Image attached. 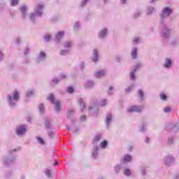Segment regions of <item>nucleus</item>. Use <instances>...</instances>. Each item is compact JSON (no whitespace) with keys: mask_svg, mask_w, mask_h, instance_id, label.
Returning <instances> with one entry per match:
<instances>
[{"mask_svg":"<svg viewBox=\"0 0 179 179\" xmlns=\"http://www.w3.org/2000/svg\"><path fill=\"white\" fill-rule=\"evenodd\" d=\"M16 152H17L16 148L8 151V156H4L2 158L3 166H10V164H13L16 162Z\"/></svg>","mask_w":179,"mask_h":179,"instance_id":"obj_1","label":"nucleus"},{"mask_svg":"<svg viewBox=\"0 0 179 179\" xmlns=\"http://www.w3.org/2000/svg\"><path fill=\"white\" fill-rule=\"evenodd\" d=\"M27 132V124H20L15 129V134L17 136H24Z\"/></svg>","mask_w":179,"mask_h":179,"instance_id":"obj_2","label":"nucleus"},{"mask_svg":"<svg viewBox=\"0 0 179 179\" xmlns=\"http://www.w3.org/2000/svg\"><path fill=\"white\" fill-rule=\"evenodd\" d=\"M19 97H20L19 92L17 91H14L13 92V97L10 96V95H8L7 96V100H8V103L10 104V106H15V103H13V101H17V100H19Z\"/></svg>","mask_w":179,"mask_h":179,"instance_id":"obj_3","label":"nucleus"},{"mask_svg":"<svg viewBox=\"0 0 179 179\" xmlns=\"http://www.w3.org/2000/svg\"><path fill=\"white\" fill-rule=\"evenodd\" d=\"M48 100L52 103V104H55V108L57 110H59L61 108V103L59 101L55 100V96L52 94H50L48 97Z\"/></svg>","mask_w":179,"mask_h":179,"instance_id":"obj_4","label":"nucleus"},{"mask_svg":"<svg viewBox=\"0 0 179 179\" xmlns=\"http://www.w3.org/2000/svg\"><path fill=\"white\" fill-rule=\"evenodd\" d=\"M176 162V158L173 157V155H166L164 158V163L165 166H167L168 167L171 166L174 162Z\"/></svg>","mask_w":179,"mask_h":179,"instance_id":"obj_5","label":"nucleus"},{"mask_svg":"<svg viewBox=\"0 0 179 179\" xmlns=\"http://www.w3.org/2000/svg\"><path fill=\"white\" fill-rule=\"evenodd\" d=\"M105 122H106L107 129H110V125H111V122H113V115L110 113H108L106 115Z\"/></svg>","mask_w":179,"mask_h":179,"instance_id":"obj_6","label":"nucleus"},{"mask_svg":"<svg viewBox=\"0 0 179 179\" xmlns=\"http://www.w3.org/2000/svg\"><path fill=\"white\" fill-rule=\"evenodd\" d=\"M92 156L93 159H96V157H99V145H94V147L92 148Z\"/></svg>","mask_w":179,"mask_h":179,"instance_id":"obj_7","label":"nucleus"},{"mask_svg":"<svg viewBox=\"0 0 179 179\" xmlns=\"http://www.w3.org/2000/svg\"><path fill=\"white\" fill-rule=\"evenodd\" d=\"M171 13V9H170L169 8H166L162 12V18L164 19V17H169Z\"/></svg>","mask_w":179,"mask_h":179,"instance_id":"obj_8","label":"nucleus"},{"mask_svg":"<svg viewBox=\"0 0 179 179\" xmlns=\"http://www.w3.org/2000/svg\"><path fill=\"white\" fill-rule=\"evenodd\" d=\"M122 162H123V163H131V162H132V156L128 154L124 155Z\"/></svg>","mask_w":179,"mask_h":179,"instance_id":"obj_9","label":"nucleus"},{"mask_svg":"<svg viewBox=\"0 0 179 179\" xmlns=\"http://www.w3.org/2000/svg\"><path fill=\"white\" fill-rule=\"evenodd\" d=\"M141 108L138 106H131L129 108V113H139Z\"/></svg>","mask_w":179,"mask_h":179,"instance_id":"obj_10","label":"nucleus"},{"mask_svg":"<svg viewBox=\"0 0 179 179\" xmlns=\"http://www.w3.org/2000/svg\"><path fill=\"white\" fill-rule=\"evenodd\" d=\"M93 55L94 58L92 59V61H94V62H97V61H99V52H97L96 49L94 50Z\"/></svg>","mask_w":179,"mask_h":179,"instance_id":"obj_11","label":"nucleus"},{"mask_svg":"<svg viewBox=\"0 0 179 179\" xmlns=\"http://www.w3.org/2000/svg\"><path fill=\"white\" fill-rule=\"evenodd\" d=\"M123 174L126 177H131V176H132V171L129 169H124L123 170Z\"/></svg>","mask_w":179,"mask_h":179,"instance_id":"obj_12","label":"nucleus"},{"mask_svg":"<svg viewBox=\"0 0 179 179\" xmlns=\"http://www.w3.org/2000/svg\"><path fill=\"white\" fill-rule=\"evenodd\" d=\"M43 8H44V5L38 4L35 8L36 15H38V14L41 13H40V10H41V9H43Z\"/></svg>","mask_w":179,"mask_h":179,"instance_id":"obj_13","label":"nucleus"},{"mask_svg":"<svg viewBox=\"0 0 179 179\" xmlns=\"http://www.w3.org/2000/svg\"><path fill=\"white\" fill-rule=\"evenodd\" d=\"M138 68H139V65H137L134 68V71L130 73V79L135 80V72H136Z\"/></svg>","mask_w":179,"mask_h":179,"instance_id":"obj_14","label":"nucleus"},{"mask_svg":"<svg viewBox=\"0 0 179 179\" xmlns=\"http://www.w3.org/2000/svg\"><path fill=\"white\" fill-rule=\"evenodd\" d=\"M163 36L165 38L170 37V29H164L162 31Z\"/></svg>","mask_w":179,"mask_h":179,"instance_id":"obj_15","label":"nucleus"},{"mask_svg":"<svg viewBox=\"0 0 179 179\" xmlns=\"http://www.w3.org/2000/svg\"><path fill=\"white\" fill-rule=\"evenodd\" d=\"M44 173L48 178H52V174H51V171L50 169H45L44 170Z\"/></svg>","mask_w":179,"mask_h":179,"instance_id":"obj_16","label":"nucleus"},{"mask_svg":"<svg viewBox=\"0 0 179 179\" xmlns=\"http://www.w3.org/2000/svg\"><path fill=\"white\" fill-rule=\"evenodd\" d=\"M148 128V124L143 123L142 125L140 126L139 131L140 132H145Z\"/></svg>","mask_w":179,"mask_h":179,"instance_id":"obj_17","label":"nucleus"},{"mask_svg":"<svg viewBox=\"0 0 179 179\" xmlns=\"http://www.w3.org/2000/svg\"><path fill=\"white\" fill-rule=\"evenodd\" d=\"M65 34V32L64 31H59L56 35V39L58 41L61 40L62 37H64V35Z\"/></svg>","mask_w":179,"mask_h":179,"instance_id":"obj_18","label":"nucleus"},{"mask_svg":"<svg viewBox=\"0 0 179 179\" xmlns=\"http://www.w3.org/2000/svg\"><path fill=\"white\" fill-rule=\"evenodd\" d=\"M104 75H106V72H104V71L95 73L96 78H101V76H104Z\"/></svg>","mask_w":179,"mask_h":179,"instance_id":"obj_19","label":"nucleus"},{"mask_svg":"<svg viewBox=\"0 0 179 179\" xmlns=\"http://www.w3.org/2000/svg\"><path fill=\"white\" fill-rule=\"evenodd\" d=\"M121 169H122V164H117V165L115 166V173H117V174H118V173H120V171H121Z\"/></svg>","mask_w":179,"mask_h":179,"instance_id":"obj_20","label":"nucleus"},{"mask_svg":"<svg viewBox=\"0 0 179 179\" xmlns=\"http://www.w3.org/2000/svg\"><path fill=\"white\" fill-rule=\"evenodd\" d=\"M100 139H101V135L97 134L94 138L93 143H97V142H99V141H100Z\"/></svg>","mask_w":179,"mask_h":179,"instance_id":"obj_21","label":"nucleus"},{"mask_svg":"<svg viewBox=\"0 0 179 179\" xmlns=\"http://www.w3.org/2000/svg\"><path fill=\"white\" fill-rule=\"evenodd\" d=\"M165 68H169L171 66V60L170 59H166V64H164Z\"/></svg>","mask_w":179,"mask_h":179,"instance_id":"obj_22","label":"nucleus"},{"mask_svg":"<svg viewBox=\"0 0 179 179\" xmlns=\"http://www.w3.org/2000/svg\"><path fill=\"white\" fill-rule=\"evenodd\" d=\"M108 145V143L107 142V141H103L102 143H101L100 146L101 148H102V149H106Z\"/></svg>","mask_w":179,"mask_h":179,"instance_id":"obj_23","label":"nucleus"},{"mask_svg":"<svg viewBox=\"0 0 179 179\" xmlns=\"http://www.w3.org/2000/svg\"><path fill=\"white\" fill-rule=\"evenodd\" d=\"M38 110L41 113H44V111H45V108L44 107V104L43 103L39 104Z\"/></svg>","mask_w":179,"mask_h":179,"instance_id":"obj_24","label":"nucleus"},{"mask_svg":"<svg viewBox=\"0 0 179 179\" xmlns=\"http://www.w3.org/2000/svg\"><path fill=\"white\" fill-rule=\"evenodd\" d=\"M106 34H107V29H103V30L101 31V32L99 33V36L104 37L106 36Z\"/></svg>","mask_w":179,"mask_h":179,"instance_id":"obj_25","label":"nucleus"},{"mask_svg":"<svg viewBox=\"0 0 179 179\" xmlns=\"http://www.w3.org/2000/svg\"><path fill=\"white\" fill-rule=\"evenodd\" d=\"M138 97L140 100H143V91L141 90H138Z\"/></svg>","mask_w":179,"mask_h":179,"instance_id":"obj_26","label":"nucleus"},{"mask_svg":"<svg viewBox=\"0 0 179 179\" xmlns=\"http://www.w3.org/2000/svg\"><path fill=\"white\" fill-rule=\"evenodd\" d=\"M160 97L162 100H164V101H166L167 100V96L166 95V94L161 92L160 93Z\"/></svg>","mask_w":179,"mask_h":179,"instance_id":"obj_27","label":"nucleus"},{"mask_svg":"<svg viewBox=\"0 0 179 179\" xmlns=\"http://www.w3.org/2000/svg\"><path fill=\"white\" fill-rule=\"evenodd\" d=\"M138 52L136 51V49H134L132 52H131V57L132 58H134V59H135L136 58V55H137Z\"/></svg>","mask_w":179,"mask_h":179,"instance_id":"obj_28","label":"nucleus"},{"mask_svg":"<svg viewBox=\"0 0 179 179\" xmlns=\"http://www.w3.org/2000/svg\"><path fill=\"white\" fill-rule=\"evenodd\" d=\"M79 104H80V107H81V108H85V102L83 101V99L79 100Z\"/></svg>","mask_w":179,"mask_h":179,"instance_id":"obj_29","label":"nucleus"},{"mask_svg":"<svg viewBox=\"0 0 179 179\" xmlns=\"http://www.w3.org/2000/svg\"><path fill=\"white\" fill-rule=\"evenodd\" d=\"M86 115H83L80 117V121H81L82 122H86Z\"/></svg>","mask_w":179,"mask_h":179,"instance_id":"obj_30","label":"nucleus"},{"mask_svg":"<svg viewBox=\"0 0 179 179\" xmlns=\"http://www.w3.org/2000/svg\"><path fill=\"white\" fill-rule=\"evenodd\" d=\"M38 143H40V145H44V140L41 137H37Z\"/></svg>","mask_w":179,"mask_h":179,"instance_id":"obj_31","label":"nucleus"},{"mask_svg":"<svg viewBox=\"0 0 179 179\" xmlns=\"http://www.w3.org/2000/svg\"><path fill=\"white\" fill-rule=\"evenodd\" d=\"M140 171L142 176H146V169H145V167H141Z\"/></svg>","mask_w":179,"mask_h":179,"instance_id":"obj_32","label":"nucleus"},{"mask_svg":"<svg viewBox=\"0 0 179 179\" xmlns=\"http://www.w3.org/2000/svg\"><path fill=\"white\" fill-rule=\"evenodd\" d=\"M26 10H27V8L25 7V6H22L21 8H20V11L24 14L26 13Z\"/></svg>","mask_w":179,"mask_h":179,"instance_id":"obj_33","label":"nucleus"},{"mask_svg":"<svg viewBox=\"0 0 179 179\" xmlns=\"http://www.w3.org/2000/svg\"><path fill=\"white\" fill-rule=\"evenodd\" d=\"M73 92H74L73 87H67V93L71 94V93H73Z\"/></svg>","mask_w":179,"mask_h":179,"instance_id":"obj_34","label":"nucleus"},{"mask_svg":"<svg viewBox=\"0 0 179 179\" xmlns=\"http://www.w3.org/2000/svg\"><path fill=\"white\" fill-rule=\"evenodd\" d=\"M19 3V1L17 0H12L11 1V6H15V5H17Z\"/></svg>","mask_w":179,"mask_h":179,"instance_id":"obj_35","label":"nucleus"},{"mask_svg":"<svg viewBox=\"0 0 179 179\" xmlns=\"http://www.w3.org/2000/svg\"><path fill=\"white\" fill-rule=\"evenodd\" d=\"M45 127L49 129L50 128V121L49 120H45Z\"/></svg>","mask_w":179,"mask_h":179,"instance_id":"obj_36","label":"nucleus"},{"mask_svg":"<svg viewBox=\"0 0 179 179\" xmlns=\"http://www.w3.org/2000/svg\"><path fill=\"white\" fill-rule=\"evenodd\" d=\"M164 111L165 113H170V111H171V108L170 107H166L164 109Z\"/></svg>","mask_w":179,"mask_h":179,"instance_id":"obj_37","label":"nucleus"},{"mask_svg":"<svg viewBox=\"0 0 179 179\" xmlns=\"http://www.w3.org/2000/svg\"><path fill=\"white\" fill-rule=\"evenodd\" d=\"M71 42H66V43H65V47H66V48H69V47H71Z\"/></svg>","mask_w":179,"mask_h":179,"instance_id":"obj_38","label":"nucleus"},{"mask_svg":"<svg viewBox=\"0 0 179 179\" xmlns=\"http://www.w3.org/2000/svg\"><path fill=\"white\" fill-rule=\"evenodd\" d=\"M40 57L41 58H45V53L44 52H41Z\"/></svg>","mask_w":179,"mask_h":179,"instance_id":"obj_39","label":"nucleus"},{"mask_svg":"<svg viewBox=\"0 0 179 179\" xmlns=\"http://www.w3.org/2000/svg\"><path fill=\"white\" fill-rule=\"evenodd\" d=\"M48 135H49L50 138H54V132L49 131Z\"/></svg>","mask_w":179,"mask_h":179,"instance_id":"obj_40","label":"nucleus"},{"mask_svg":"<svg viewBox=\"0 0 179 179\" xmlns=\"http://www.w3.org/2000/svg\"><path fill=\"white\" fill-rule=\"evenodd\" d=\"M50 38H51V36H50V35H46L45 37V40H46V41H50Z\"/></svg>","mask_w":179,"mask_h":179,"instance_id":"obj_41","label":"nucleus"},{"mask_svg":"<svg viewBox=\"0 0 179 179\" xmlns=\"http://www.w3.org/2000/svg\"><path fill=\"white\" fill-rule=\"evenodd\" d=\"M173 137H170L168 138L169 143H173Z\"/></svg>","mask_w":179,"mask_h":179,"instance_id":"obj_42","label":"nucleus"},{"mask_svg":"<svg viewBox=\"0 0 179 179\" xmlns=\"http://www.w3.org/2000/svg\"><path fill=\"white\" fill-rule=\"evenodd\" d=\"M150 142V138L149 137H146L145 140V143H149Z\"/></svg>","mask_w":179,"mask_h":179,"instance_id":"obj_43","label":"nucleus"},{"mask_svg":"<svg viewBox=\"0 0 179 179\" xmlns=\"http://www.w3.org/2000/svg\"><path fill=\"white\" fill-rule=\"evenodd\" d=\"M106 100H102L101 102V106H106Z\"/></svg>","mask_w":179,"mask_h":179,"instance_id":"obj_44","label":"nucleus"},{"mask_svg":"<svg viewBox=\"0 0 179 179\" xmlns=\"http://www.w3.org/2000/svg\"><path fill=\"white\" fill-rule=\"evenodd\" d=\"M133 43H139V38H135L133 40Z\"/></svg>","mask_w":179,"mask_h":179,"instance_id":"obj_45","label":"nucleus"},{"mask_svg":"<svg viewBox=\"0 0 179 179\" xmlns=\"http://www.w3.org/2000/svg\"><path fill=\"white\" fill-rule=\"evenodd\" d=\"M178 129H179V124H178L174 127V131H178Z\"/></svg>","mask_w":179,"mask_h":179,"instance_id":"obj_46","label":"nucleus"},{"mask_svg":"<svg viewBox=\"0 0 179 179\" xmlns=\"http://www.w3.org/2000/svg\"><path fill=\"white\" fill-rule=\"evenodd\" d=\"M33 94V91H29L27 94V96H31Z\"/></svg>","mask_w":179,"mask_h":179,"instance_id":"obj_47","label":"nucleus"},{"mask_svg":"<svg viewBox=\"0 0 179 179\" xmlns=\"http://www.w3.org/2000/svg\"><path fill=\"white\" fill-rule=\"evenodd\" d=\"M52 82H53V83L57 84V83H58V79H54L52 80Z\"/></svg>","mask_w":179,"mask_h":179,"instance_id":"obj_48","label":"nucleus"},{"mask_svg":"<svg viewBox=\"0 0 179 179\" xmlns=\"http://www.w3.org/2000/svg\"><path fill=\"white\" fill-rule=\"evenodd\" d=\"M65 52H66V51H65V50H62L61 52H60V54H61V55H64L65 54Z\"/></svg>","mask_w":179,"mask_h":179,"instance_id":"obj_49","label":"nucleus"},{"mask_svg":"<svg viewBox=\"0 0 179 179\" xmlns=\"http://www.w3.org/2000/svg\"><path fill=\"white\" fill-rule=\"evenodd\" d=\"M34 16H36V14L32 13V14L31 15V19H33V18L34 17Z\"/></svg>","mask_w":179,"mask_h":179,"instance_id":"obj_50","label":"nucleus"},{"mask_svg":"<svg viewBox=\"0 0 179 179\" xmlns=\"http://www.w3.org/2000/svg\"><path fill=\"white\" fill-rule=\"evenodd\" d=\"M174 179H179V175H176V176L174 177Z\"/></svg>","mask_w":179,"mask_h":179,"instance_id":"obj_51","label":"nucleus"},{"mask_svg":"<svg viewBox=\"0 0 179 179\" xmlns=\"http://www.w3.org/2000/svg\"><path fill=\"white\" fill-rule=\"evenodd\" d=\"M57 164H58V162L55 161L54 166H57Z\"/></svg>","mask_w":179,"mask_h":179,"instance_id":"obj_52","label":"nucleus"},{"mask_svg":"<svg viewBox=\"0 0 179 179\" xmlns=\"http://www.w3.org/2000/svg\"><path fill=\"white\" fill-rule=\"evenodd\" d=\"M131 87H129V89L127 90V92H129V90H131Z\"/></svg>","mask_w":179,"mask_h":179,"instance_id":"obj_53","label":"nucleus"},{"mask_svg":"<svg viewBox=\"0 0 179 179\" xmlns=\"http://www.w3.org/2000/svg\"><path fill=\"white\" fill-rule=\"evenodd\" d=\"M24 178H25L24 176L21 177V179H24Z\"/></svg>","mask_w":179,"mask_h":179,"instance_id":"obj_54","label":"nucleus"},{"mask_svg":"<svg viewBox=\"0 0 179 179\" xmlns=\"http://www.w3.org/2000/svg\"><path fill=\"white\" fill-rule=\"evenodd\" d=\"M2 55H3L2 52H0V57H2Z\"/></svg>","mask_w":179,"mask_h":179,"instance_id":"obj_55","label":"nucleus"},{"mask_svg":"<svg viewBox=\"0 0 179 179\" xmlns=\"http://www.w3.org/2000/svg\"><path fill=\"white\" fill-rule=\"evenodd\" d=\"M113 89V87H110V88H109V90H111Z\"/></svg>","mask_w":179,"mask_h":179,"instance_id":"obj_56","label":"nucleus"},{"mask_svg":"<svg viewBox=\"0 0 179 179\" xmlns=\"http://www.w3.org/2000/svg\"><path fill=\"white\" fill-rule=\"evenodd\" d=\"M170 126H171V127H173V124L171 123V124H170Z\"/></svg>","mask_w":179,"mask_h":179,"instance_id":"obj_57","label":"nucleus"},{"mask_svg":"<svg viewBox=\"0 0 179 179\" xmlns=\"http://www.w3.org/2000/svg\"><path fill=\"white\" fill-rule=\"evenodd\" d=\"M67 129H68V131H69V127H67Z\"/></svg>","mask_w":179,"mask_h":179,"instance_id":"obj_58","label":"nucleus"},{"mask_svg":"<svg viewBox=\"0 0 179 179\" xmlns=\"http://www.w3.org/2000/svg\"><path fill=\"white\" fill-rule=\"evenodd\" d=\"M167 127H168V126L166 125V129H167Z\"/></svg>","mask_w":179,"mask_h":179,"instance_id":"obj_59","label":"nucleus"},{"mask_svg":"<svg viewBox=\"0 0 179 179\" xmlns=\"http://www.w3.org/2000/svg\"><path fill=\"white\" fill-rule=\"evenodd\" d=\"M123 1V2H125V0H122Z\"/></svg>","mask_w":179,"mask_h":179,"instance_id":"obj_60","label":"nucleus"},{"mask_svg":"<svg viewBox=\"0 0 179 179\" xmlns=\"http://www.w3.org/2000/svg\"><path fill=\"white\" fill-rule=\"evenodd\" d=\"M85 1H87V0H85Z\"/></svg>","mask_w":179,"mask_h":179,"instance_id":"obj_61","label":"nucleus"}]
</instances>
